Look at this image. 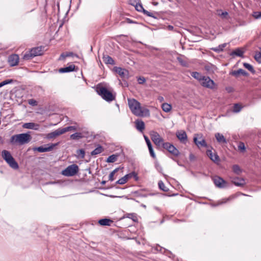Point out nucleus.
Listing matches in <instances>:
<instances>
[{
    "label": "nucleus",
    "mask_w": 261,
    "mask_h": 261,
    "mask_svg": "<svg viewBox=\"0 0 261 261\" xmlns=\"http://www.w3.org/2000/svg\"><path fill=\"white\" fill-rule=\"evenodd\" d=\"M128 107L132 113L137 116H148L150 113L148 109L141 107L140 103L134 98L128 99Z\"/></svg>",
    "instance_id": "obj_1"
},
{
    "label": "nucleus",
    "mask_w": 261,
    "mask_h": 261,
    "mask_svg": "<svg viewBox=\"0 0 261 261\" xmlns=\"http://www.w3.org/2000/svg\"><path fill=\"white\" fill-rule=\"evenodd\" d=\"M32 139L31 136L29 133H22L13 135L10 140L11 144H18L22 145L28 143Z\"/></svg>",
    "instance_id": "obj_2"
},
{
    "label": "nucleus",
    "mask_w": 261,
    "mask_h": 261,
    "mask_svg": "<svg viewBox=\"0 0 261 261\" xmlns=\"http://www.w3.org/2000/svg\"><path fill=\"white\" fill-rule=\"evenodd\" d=\"M2 156L10 167L15 170L18 169L19 166L18 163L14 160L9 151L6 150H3L2 152Z\"/></svg>",
    "instance_id": "obj_3"
},
{
    "label": "nucleus",
    "mask_w": 261,
    "mask_h": 261,
    "mask_svg": "<svg viewBox=\"0 0 261 261\" xmlns=\"http://www.w3.org/2000/svg\"><path fill=\"white\" fill-rule=\"evenodd\" d=\"M96 91L98 95L107 101L110 102L115 99V96L106 87H97Z\"/></svg>",
    "instance_id": "obj_4"
},
{
    "label": "nucleus",
    "mask_w": 261,
    "mask_h": 261,
    "mask_svg": "<svg viewBox=\"0 0 261 261\" xmlns=\"http://www.w3.org/2000/svg\"><path fill=\"white\" fill-rule=\"evenodd\" d=\"M79 172V167L76 164H72L68 166L62 171V174L66 176H72Z\"/></svg>",
    "instance_id": "obj_5"
},
{
    "label": "nucleus",
    "mask_w": 261,
    "mask_h": 261,
    "mask_svg": "<svg viewBox=\"0 0 261 261\" xmlns=\"http://www.w3.org/2000/svg\"><path fill=\"white\" fill-rule=\"evenodd\" d=\"M164 149H166L171 154L175 156L179 155L180 152L179 150L172 144L169 142H164L162 145Z\"/></svg>",
    "instance_id": "obj_6"
},
{
    "label": "nucleus",
    "mask_w": 261,
    "mask_h": 261,
    "mask_svg": "<svg viewBox=\"0 0 261 261\" xmlns=\"http://www.w3.org/2000/svg\"><path fill=\"white\" fill-rule=\"evenodd\" d=\"M200 83L203 87L211 89H213L215 86V83L214 81L208 76H204L203 79Z\"/></svg>",
    "instance_id": "obj_7"
},
{
    "label": "nucleus",
    "mask_w": 261,
    "mask_h": 261,
    "mask_svg": "<svg viewBox=\"0 0 261 261\" xmlns=\"http://www.w3.org/2000/svg\"><path fill=\"white\" fill-rule=\"evenodd\" d=\"M150 137L153 143L157 146L163 145V144L164 143L163 139L156 132H151L150 133Z\"/></svg>",
    "instance_id": "obj_8"
},
{
    "label": "nucleus",
    "mask_w": 261,
    "mask_h": 261,
    "mask_svg": "<svg viewBox=\"0 0 261 261\" xmlns=\"http://www.w3.org/2000/svg\"><path fill=\"white\" fill-rule=\"evenodd\" d=\"M132 175H134V179L136 181L138 180L139 177L135 172H132L129 174L124 175L123 177L119 179L116 181V183L119 185H123L125 184L129 178H132Z\"/></svg>",
    "instance_id": "obj_9"
},
{
    "label": "nucleus",
    "mask_w": 261,
    "mask_h": 261,
    "mask_svg": "<svg viewBox=\"0 0 261 261\" xmlns=\"http://www.w3.org/2000/svg\"><path fill=\"white\" fill-rule=\"evenodd\" d=\"M59 143H52L45 145V146H41L36 147L34 149L35 150H37L39 152H45L51 151L55 147L57 146Z\"/></svg>",
    "instance_id": "obj_10"
},
{
    "label": "nucleus",
    "mask_w": 261,
    "mask_h": 261,
    "mask_svg": "<svg viewBox=\"0 0 261 261\" xmlns=\"http://www.w3.org/2000/svg\"><path fill=\"white\" fill-rule=\"evenodd\" d=\"M216 186L220 188H224L227 186V182L221 177L216 176L213 179Z\"/></svg>",
    "instance_id": "obj_11"
},
{
    "label": "nucleus",
    "mask_w": 261,
    "mask_h": 261,
    "mask_svg": "<svg viewBox=\"0 0 261 261\" xmlns=\"http://www.w3.org/2000/svg\"><path fill=\"white\" fill-rule=\"evenodd\" d=\"M19 57L17 54H12L8 57V62L10 66L13 67L18 65Z\"/></svg>",
    "instance_id": "obj_12"
},
{
    "label": "nucleus",
    "mask_w": 261,
    "mask_h": 261,
    "mask_svg": "<svg viewBox=\"0 0 261 261\" xmlns=\"http://www.w3.org/2000/svg\"><path fill=\"white\" fill-rule=\"evenodd\" d=\"M176 136L180 142L186 143L187 141V135L185 130H180L176 133Z\"/></svg>",
    "instance_id": "obj_13"
},
{
    "label": "nucleus",
    "mask_w": 261,
    "mask_h": 261,
    "mask_svg": "<svg viewBox=\"0 0 261 261\" xmlns=\"http://www.w3.org/2000/svg\"><path fill=\"white\" fill-rule=\"evenodd\" d=\"M231 182L236 186L243 187L245 184V180L243 178L235 177L231 178Z\"/></svg>",
    "instance_id": "obj_14"
},
{
    "label": "nucleus",
    "mask_w": 261,
    "mask_h": 261,
    "mask_svg": "<svg viewBox=\"0 0 261 261\" xmlns=\"http://www.w3.org/2000/svg\"><path fill=\"white\" fill-rule=\"evenodd\" d=\"M194 142L195 144L198 147H207V144L204 139L202 138V136H201L198 139L197 137H194Z\"/></svg>",
    "instance_id": "obj_15"
},
{
    "label": "nucleus",
    "mask_w": 261,
    "mask_h": 261,
    "mask_svg": "<svg viewBox=\"0 0 261 261\" xmlns=\"http://www.w3.org/2000/svg\"><path fill=\"white\" fill-rule=\"evenodd\" d=\"M63 134V131L62 130V128H60L56 130L51 132L50 133H48L46 135V138L47 139H51L57 137V136H59Z\"/></svg>",
    "instance_id": "obj_16"
},
{
    "label": "nucleus",
    "mask_w": 261,
    "mask_h": 261,
    "mask_svg": "<svg viewBox=\"0 0 261 261\" xmlns=\"http://www.w3.org/2000/svg\"><path fill=\"white\" fill-rule=\"evenodd\" d=\"M206 154L214 162L218 163L220 161L219 157L217 154L216 153H213L212 150H207Z\"/></svg>",
    "instance_id": "obj_17"
},
{
    "label": "nucleus",
    "mask_w": 261,
    "mask_h": 261,
    "mask_svg": "<svg viewBox=\"0 0 261 261\" xmlns=\"http://www.w3.org/2000/svg\"><path fill=\"white\" fill-rule=\"evenodd\" d=\"M23 128L38 130L39 128V125L33 122L25 123L22 125Z\"/></svg>",
    "instance_id": "obj_18"
},
{
    "label": "nucleus",
    "mask_w": 261,
    "mask_h": 261,
    "mask_svg": "<svg viewBox=\"0 0 261 261\" xmlns=\"http://www.w3.org/2000/svg\"><path fill=\"white\" fill-rule=\"evenodd\" d=\"M43 48L44 47L41 46L33 48L31 49V50L32 51V54H33V56L36 57L38 56H40L43 54Z\"/></svg>",
    "instance_id": "obj_19"
},
{
    "label": "nucleus",
    "mask_w": 261,
    "mask_h": 261,
    "mask_svg": "<svg viewBox=\"0 0 261 261\" xmlns=\"http://www.w3.org/2000/svg\"><path fill=\"white\" fill-rule=\"evenodd\" d=\"M74 65H70L67 67L61 68L59 70V72L60 73H66V72H70L73 71L75 68Z\"/></svg>",
    "instance_id": "obj_20"
},
{
    "label": "nucleus",
    "mask_w": 261,
    "mask_h": 261,
    "mask_svg": "<svg viewBox=\"0 0 261 261\" xmlns=\"http://www.w3.org/2000/svg\"><path fill=\"white\" fill-rule=\"evenodd\" d=\"M231 75L235 76H238L239 75L242 74L243 76H246L248 75V73L244 70L242 69H239L237 70H234L231 73Z\"/></svg>",
    "instance_id": "obj_21"
},
{
    "label": "nucleus",
    "mask_w": 261,
    "mask_h": 261,
    "mask_svg": "<svg viewBox=\"0 0 261 261\" xmlns=\"http://www.w3.org/2000/svg\"><path fill=\"white\" fill-rule=\"evenodd\" d=\"M135 123L136 128L140 132H143L145 128L144 122L142 120H137Z\"/></svg>",
    "instance_id": "obj_22"
},
{
    "label": "nucleus",
    "mask_w": 261,
    "mask_h": 261,
    "mask_svg": "<svg viewBox=\"0 0 261 261\" xmlns=\"http://www.w3.org/2000/svg\"><path fill=\"white\" fill-rule=\"evenodd\" d=\"M113 222L112 220L107 218L101 219L98 221V223L102 226H111Z\"/></svg>",
    "instance_id": "obj_23"
},
{
    "label": "nucleus",
    "mask_w": 261,
    "mask_h": 261,
    "mask_svg": "<svg viewBox=\"0 0 261 261\" xmlns=\"http://www.w3.org/2000/svg\"><path fill=\"white\" fill-rule=\"evenodd\" d=\"M215 137H216L217 141L219 143H224H224H227V141H226V139L224 138V136L220 133H216L215 134Z\"/></svg>",
    "instance_id": "obj_24"
},
{
    "label": "nucleus",
    "mask_w": 261,
    "mask_h": 261,
    "mask_svg": "<svg viewBox=\"0 0 261 261\" xmlns=\"http://www.w3.org/2000/svg\"><path fill=\"white\" fill-rule=\"evenodd\" d=\"M103 61L106 64L114 65V60L110 56L108 55H105L103 57Z\"/></svg>",
    "instance_id": "obj_25"
},
{
    "label": "nucleus",
    "mask_w": 261,
    "mask_h": 261,
    "mask_svg": "<svg viewBox=\"0 0 261 261\" xmlns=\"http://www.w3.org/2000/svg\"><path fill=\"white\" fill-rule=\"evenodd\" d=\"M217 14L222 19H228V13L226 11L223 12L222 10L219 9L217 10Z\"/></svg>",
    "instance_id": "obj_26"
},
{
    "label": "nucleus",
    "mask_w": 261,
    "mask_h": 261,
    "mask_svg": "<svg viewBox=\"0 0 261 261\" xmlns=\"http://www.w3.org/2000/svg\"><path fill=\"white\" fill-rule=\"evenodd\" d=\"M244 51L240 48H237L233 51H232L230 55L231 56H238L242 57L243 56Z\"/></svg>",
    "instance_id": "obj_27"
},
{
    "label": "nucleus",
    "mask_w": 261,
    "mask_h": 261,
    "mask_svg": "<svg viewBox=\"0 0 261 261\" xmlns=\"http://www.w3.org/2000/svg\"><path fill=\"white\" fill-rule=\"evenodd\" d=\"M226 45H227V43H223V44H221L218 45V46H217L216 47L212 48V50H213V51H214L216 53H220L223 50L224 48L226 46Z\"/></svg>",
    "instance_id": "obj_28"
},
{
    "label": "nucleus",
    "mask_w": 261,
    "mask_h": 261,
    "mask_svg": "<svg viewBox=\"0 0 261 261\" xmlns=\"http://www.w3.org/2000/svg\"><path fill=\"white\" fill-rule=\"evenodd\" d=\"M191 75L194 79L197 80L199 82L203 79L204 75H202L201 73L198 72H192L191 73Z\"/></svg>",
    "instance_id": "obj_29"
},
{
    "label": "nucleus",
    "mask_w": 261,
    "mask_h": 261,
    "mask_svg": "<svg viewBox=\"0 0 261 261\" xmlns=\"http://www.w3.org/2000/svg\"><path fill=\"white\" fill-rule=\"evenodd\" d=\"M103 148L101 146L98 145L95 149H94L91 152V155H95L102 152Z\"/></svg>",
    "instance_id": "obj_30"
},
{
    "label": "nucleus",
    "mask_w": 261,
    "mask_h": 261,
    "mask_svg": "<svg viewBox=\"0 0 261 261\" xmlns=\"http://www.w3.org/2000/svg\"><path fill=\"white\" fill-rule=\"evenodd\" d=\"M172 107L171 105L167 103H164L162 105V109L165 112H169L171 111Z\"/></svg>",
    "instance_id": "obj_31"
},
{
    "label": "nucleus",
    "mask_w": 261,
    "mask_h": 261,
    "mask_svg": "<svg viewBox=\"0 0 261 261\" xmlns=\"http://www.w3.org/2000/svg\"><path fill=\"white\" fill-rule=\"evenodd\" d=\"M118 155L117 154H112L108 157L106 162L108 163H114L117 160Z\"/></svg>",
    "instance_id": "obj_32"
},
{
    "label": "nucleus",
    "mask_w": 261,
    "mask_h": 261,
    "mask_svg": "<svg viewBox=\"0 0 261 261\" xmlns=\"http://www.w3.org/2000/svg\"><path fill=\"white\" fill-rule=\"evenodd\" d=\"M83 137L82 134L81 133H75L70 136V138L73 140H78Z\"/></svg>",
    "instance_id": "obj_33"
},
{
    "label": "nucleus",
    "mask_w": 261,
    "mask_h": 261,
    "mask_svg": "<svg viewBox=\"0 0 261 261\" xmlns=\"http://www.w3.org/2000/svg\"><path fill=\"white\" fill-rule=\"evenodd\" d=\"M158 186L159 188L163 191L167 192L168 191V188H167L164 182L162 180H160L158 182Z\"/></svg>",
    "instance_id": "obj_34"
},
{
    "label": "nucleus",
    "mask_w": 261,
    "mask_h": 261,
    "mask_svg": "<svg viewBox=\"0 0 261 261\" xmlns=\"http://www.w3.org/2000/svg\"><path fill=\"white\" fill-rule=\"evenodd\" d=\"M243 66H244L245 68L247 69L251 72H252L253 73H254L255 72V70H254L253 66L251 65H250V64L247 63H244L243 64Z\"/></svg>",
    "instance_id": "obj_35"
},
{
    "label": "nucleus",
    "mask_w": 261,
    "mask_h": 261,
    "mask_svg": "<svg viewBox=\"0 0 261 261\" xmlns=\"http://www.w3.org/2000/svg\"><path fill=\"white\" fill-rule=\"evenodd\" d=\"M232 170H233V171L236 174H238V175L240 174L242 172L241 169L240 168L239 166L238 165H234L232 166Z\"/></svg>",
    "instance_id": "obj_36"
},
{
    "label": "nucleus",
    "mask_w": 261,
    "mask_h": 261,
    "mask_svg": "<svg viewBox=\"0 0 261 261\" xmlns=\"http://www.w3.org/2000/svg\"><path fill=\"white\" fill-rule=\"evenodd\" d=\"M33 57H34V56H33V54H32V51L30 50L29 52L26 53L24 55L23 59L25 60H28L33 58Z\"/></svg>",
    "instance_id": "obj_37"
},
{
    "label": "nucleus",
    "mask_w": 261,
    "mask_h": 261,
    "mask_svg": "<svg viewBox=\"0 0 261 261\" xmlns=\"http://www.w3.org/2000/svg\"><path fill=\"white\" fill-rule=\"evenodd\" d=\"M116 71L117 73H118L120 76H124L125 75V73L126 71V70H125L123 68H122L121 67H118L116 69Z\"/></svg>",
    "instance_id": "obj_38"
},
{
    "label": "nucleus",
    "mask_w": 261,
    "mask_h": 261,
    "mask_svg": "<svg viewBox=\"0 0 261 261\" xmlns=\"http://www.w3.org/2000/svg\"><path fill=\"white\" fill-rule=\"evenodd\" d=\"M76 129V127L75 126H67L66 127L62 128L63 134H64L65 133H66L67 132L71 130H75Z\"/></svg>",
    "instance_id": "obj_39"
},
{
    "label": "nucleus",
    "mask_w": 261,
    "mask_h": 261,
    "mask_svg": "<svg viewBox=\"0 0 261 261\" xmlns=\"http://www.w3.org/2000/svg\"><path fill=\"white\" fill-rule=\"evenodd\" d=\"M242 108V107L241 106V105H240L238 103H236L233 106L232 111L234 113H238V112H240Z\"/></svg>",
    "instance_id": "obj_40"
},
{
    "label": "nucleus",
    "mask_w": 261,
    "mask_h": 261,
    "mask_svg": "<svg viewBox=\"0 0 261 261\" xmlns=\"http://www.w3.org/2000/svg\"><path fill=\"white\" fill-rule=\"evenodd\" d=\"M76 153L79 158L83 159L85 157V150L83 149H79L76 151Z\"/></svg>",
    "instance_id": "obj_41"
},
{
    "label": "nucleus",
    "mask_w": 261,
    "mask_h": 261,
    "mask_svg": "<svg viewBox=\"0 0 261 261\" xmlns=\"http://www.w3.org/2000/svg\"><path fill=\"white\" fill-rule=\"evenodd\" d=\"M13 82V80L12 79H8V80H5L0 83V88H1L3 86L6 85L7 84H11Z\"/></svg>",
    "instance_id": "obj_42"
},
{
    "label": "nucleus",
    "mask_w": 261,
    "mask_h": 261,
    "mask_svg": "<svg viewBox=\"0 0 261 261\" xmlns=\"http://www.w3.org/2000/svg\"><path fill=\"white\" fill-rule=\"evenodd\" d=\"M135 8H136V9L138 11H139V12H142L143 11V10H145L142 5L140 4H136V6H135Z\"/></svg>",
    "instance_id": "obj_43"
},
{
    "label": "nucleus",
    "mask_w": 261,
    "mask_h": 261,
    "mask_svg": "<svg viewBox=\"0 0 261 261\" xmlns=\"http://www.w3.org/2000/svg\"><path fill=\"white\" fill-rule=\"evenodd\" d=\"M137 81L139 84H143V83H144L145 82L146 79L144 77L140 76V77H138Z\"/></svg>",
    "instance_id": "obj_44"
},
{
    "label": "nucleus",
    "mask_w": 261,
    "mask_h": 261,
    "mask_svg": "<svg viewBox=\"0 0 261 261\" xmlns=\"http://www.w3.org/2000/svg\"><path fill=\"white\" fill-rule=\"evenodd\" d=\"M238 148L240 150L244 151L245 150V146L244 143L241 142L239 143Z\"/></svg>",
    "instance_id": "obj_45"
},
{
    "label": "nucleus",
    "mask_w": 261,
    "mask_h": 261,
    "mask_svg": "<svg viewBox=\"0 0 261 261\" xmlns=\"http://www.w3.org/2000/svg\"><path fill=\"white\" fill-rule=\"evenodd\" d=\"M28 103L32 106H35L37 105V101L34 99H29L28 100Z\"/></svg>",
    "instance_id": "obj_46"
},
{
    "label": "nucleus",
    "mask_w": 261,
    "mask_h": 261,
    "mask_svg": "<svg viewBox=\"0 0 261 261\" xmlns=\"http://www.w3.org/2000/svg\"><path fill=\"white\" fill-rule=\"evenodd\" d=\"M143 13L144 14L146 15L147 16H149V17H152L153 18H156V17H155L153 13H152L151 12H150L147 10H143Z\"/></svg>",
    "instance_id": "obj_47"
},
{
    "label": "nucleus",
    "mask_w": 261,
    "mask_h": 261,
    "mask_svg": "<svg viewBox=\"0 0 261 261\" xmlns=\"http://www.w3.org/2000/svg\"><path fill=\"white\" fill-rule=\"evenodd\" d=\"M72 55V53H67L66 54H62L60 56V59H61V58L64 59L66 57L71 56Z\"/></svg>",
    "instance_id": "obj_48"
},
{
    "label": "nucleus",
    "mask_w": 261,
    "mask_h": 261,
    "mask_svg": "<svg viewBox=\"0 0 261 261\" xmlns=\"http://www.w3.org/2000/svg\"><path fill=\"white\" fill-rule=\"evenodd\" d=\"M254 17L256 19H259L261 18V12H255L254 14Z\"/></svg>",
    "instance_id": "obj_49"
},
{
    "label": "nucleus",
    "mask_w": 261,
    "mask_h": 261,
    "mask_svg": "<svg viewBox=\"0 0 261 261\" xmlns=\"http://www.w3.org/2000/svg\"><path fill=\"white\" fill-rule=\"evenodd\" d=\"M177 60L179 61V62L183 66H185L186 65V63L185 61H184L181 58H177Z\"/></svg>",
    "instance_id": "obj_50"
},
{
    "label": "nucleus",
    "mask_w": 261,
    "mask_h": 261,
    "mask_svg": "<svg viewBox=\"0 0 261 261\" xmlns=\"http://www.w3.org/2000/svg\"><path fill=\"white\" fill-rule=\"evenodd\" d=\"M114 173H113L112 172H111L109 175V180L112 181L114 180Z\"/></svg>",
    "instance_id": "obj_51"
},
{
    "label": "nucleus",
    "mask_w": 261,
    "mask_h": 261,
    "mask_svg": "<svg viewBox=\"0 0 261 261\" xmlns=\"http://www.w3.org/2000/svg\"><path fill=\"white\" fill-rule=\"evenodd\" d=\"M149 153L151 155V156H152L153 159H155L156 158V156H155V153L153 151V149H150L149 150Z\"/></svg>",
    "instance_id": "obj_52"
},
{
    "label": "nucleus",
    "mask_w": 261,
    "mask_h": 261,
    "mask_svg": "<svg viewBox=\"0 0 261 261\" xmlns=\"http://www.w3.org/2000/svg\"><path fill=\"white\" fill-rule=\"evenodd\" d=\"M144 138H145V141H146V143L147 144V145H150L151 144V142L149 140V139H148V138L146 136H144Z\"/></svg>",
    "instance_id": "obj_53"
},
{
    "label": "nucleus",
    "mask_w": 261,
    "mask_h": 261,
    "mask_svg": "<svg viewBox=\"0 0 261 261\" xmlns=\"http://www.w3.org/2000/svg\"><path fill=\"white\" fill-rule=\"evenodd\" d=\"M230 198H231L230 197V198H228V199H226L224 201H221V202L219 203L217 205H219V204H222V203H226V202H227V201L229 200V199H230Z\"/></svg>",
    "instance_id": "obj_54"
},
{
    "label": "nucleus",
    "mask_w": 261,
    "mask_h": 261,
    "mask_svg": "<svg viewBox=\"0 0 261 261\" xmlns=\"http://www.w3.org/2000/svg\"><path fill=\"white\" fill-rule=\"evenodd\" d=\"M119 168H117L116 169H115L113 171H112L113 173L115 174V173H116L118 170H119Z\"/></svg>",
    "instance_id": "obj_55"
},
{
    "label": "nucleus",
    "mask_w": 261,
    "mask_h": 261,
    "mask_svg": "<svg viewBox=\"0 0 261 261\" xmlns=\"http://www.w3.org/2000/svg\"><path fill=\"white\" fill-rule=\"evenodd\" d=\"M119 168H117L116 169H115L113 171H112L113 173L115 174V173H116L118 170H119Z\"/></svg>",
    "instance_id": "obj_56"
},
{
    "label": "nucleus",
    "mask_w": 261,
    "mask_h": 261,
    "mask_svg": "<svg viewBox=\"0 0 261 261\" xmlns=\"http://www.w3.org/2000/svg\"><path fill=\"white\" fill-rule=\"evenodd\" d=\"M168 29L169 30H172L173 29V27L172 26V25H169L168 26Z\"/></svg>",
    "instance_id": "obj_57"
},
{
    "label": "nucleus",
    "mask_w": 261,
    "mask_h": 261,
    "mask_svg": "<svg viewBox=\"0 0 261 261\" xmlns=\"http://www.w3.org/2000/svg\"><path fill=\"white\" fill-rule=\"evenodd\" d=\"M147 146H148L149 150L153 149L151 144L150 145H148Z\"/></svg>",
    "instance_id": "obj_58"
},
{
    "label": "nucleus",
    "mask_w": 261,
    "mask_h": 261,
    "mask_svg": "<svg viewBox=\"0 0 261 261\" xmlns=\"http://www.w3.org/2000/svg\"><path fill=\"white\" fill-rule=\"evenodd\" d=\"M194 156L193 154H190V160H192L194 158Z\"/></svg>",
    "instance_id": "obj_59"
},
{
    "label": "nucleus",
    "mask_w": 261,
    "mask_h": 261,
    "mask_svg": "<svg viewBox=\"0 0 261 261\" xmlns=\"http://www.w3.org/2000/svg\"><path fill=\"white\" fill-rule=\"evenodd\" d=\"M127 20L128 22H129V23H132L133 22V21H132L129 19H127Z\"/></svg>",
    "instance_id": "obj_60"
},
{
    "label": "nucleus",
    "mask_w": 261,
    "mask_h": 261,
    "mask_svg": "<svg viewBox=\"0 0 261 261\" xmlns=\"http://www.w3.org/2000/svg\"><path fill=\"white\" fill-rule=\"evenodd\" d=\"M159 99H160L161 101H162V100H163V97H159Z\"/></svg>",
    "instance_id": "obj_61"
},
{
    "label": "nucleus",
    "mask_w": 261,
    "mask_h": 261,
    "mask_svg": "<svg viewBox=\"0 0 261 261\" xmlns=\"http://www.w3.org/2000/svg\"><path fill=\"white\" fill-rule=\"evenodd\" d=\"M142 206L144 207H146V205H144V204H142Z\"/></svg>",
    "instance_id": "obj_62"
},
{
    "label": "nucleus",
    "mask_w": 261,
    "mask_h": 261,
    "mask_svg": "<svg viewBox=\"0 0 261 261\" xmlns=\"http://www.w3.org/2000/svg\"><path fill=\"white\" fill-rule=\"evenodd\" d=\"M2 138L0 136V142L2 141Z\"/></svg>",
    "instance_id": "obj_63"
},
{
    "label": "nucleus",
    "mask_w": 261,
    "mask_h": 261,
    "mask_svg": "<svg viewBox=\"0 0 261 261\" xmlns=\"http://www.w3.org/2000/svg\"><path fill=\"white\" fill-rule=\"evenodd\" d=\"M105 183H106V181H103L102 182V184H105Z\"/></svg>",
    "instance_id": "obj_64"
}]
</instances>
